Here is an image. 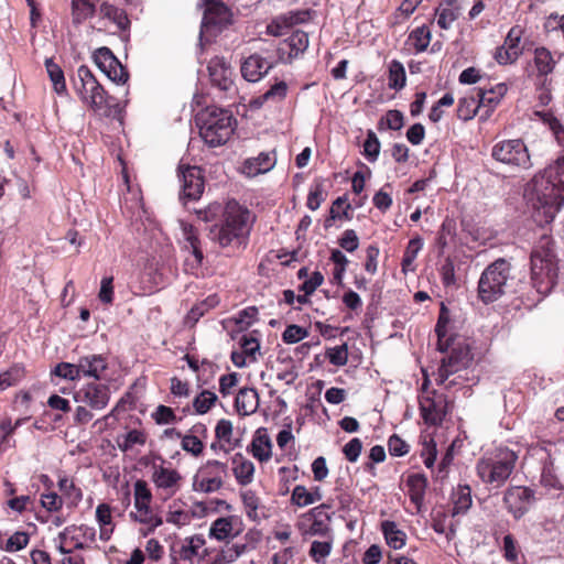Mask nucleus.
<instances>
[{"label": "nucleus", "instance_id": "1", "mask_svg": "<svg viewBox=\"0 0 564 564\" xmlns=\"http://www.w3.org/2000/svg\"><path fill=\"white\" fill-rule=\"evenodd\" d=\"M530 272L532 289L519 296L520 305L529 310L540 303L558 282V259L551 236L542 235L534 243L530 254Z\"/></svg>", "mask_w": 564, "mask_h": 564}, {"label": "nucleus", "instance_id": "2", "mask_svg": "<svg viewBox=\"0 0 564 564\" xmlns=\"http://www.w3.org/2000/svg\"><path fill=\"white\" fill-rule=\"evenodd\" d=\"M533 208V218L539 225L552 223L564 204V187L557 186L544 172L536 174L530 183L528 194Z\"/></svg>", "mask_w": 564, "mask_h": 564}, {"label": "nucleus", "instance_id": "3", "mask_svg": "<svg viewBox=\"0 0 564 564\" xmlns=\"http://www.w3.org/2000/svg\"><path fill=\"white\" fill-rule=\"evenodd\" d=\"M253 223L250 210L238 203H229L220 224L209 229V237L221 247L246 245Z\"/></svg>", "mask_w": 564, "mask_h": 564}, {"label": "nucleus", "instance_id": "4", "mask_svg": "<svg viewBox=\"0 0 564 564\" xmlns=\"http://www.w3.org/2000/svg\"><path fill=\"white\" fill-rule=\"evenodd\" d=\"M518 455L508 447H498L486 452L477 459L475 471L486 486L492 489L501 488L512 475Z\"/></svg>", "mask_w": 564, "mask_h": 564}, {"label": "nucleus", "instance_id": "5", "mask_svg": "<svg viewBox=\"0 0 564 564\" xmlns=\"http://www.w3.org/2000/svg\"><path fill=\"white\" fill-rule=\"evenodd\" d=\"M199 135L210 148L225 144L236 127L232 112L218 107H207L195 117Z\"/></svg>", "mask_w": 564, "mask_h": 564}, {"label": "nucleus", "instance_id": "6", "mask_svg": "<svg viewBox=\"0 0 564 564\" xmlns=\"http://www.w3.org/2000/svg\"><path fill=\"white\" fill-rule=\"evenodd\" d=\"M73 85L82 101L97 115L111 116L115 98L108 95L88 66L80 65L77 68L76 76L73 77Z\"/></svg>", "mask_w": 564, "mask_h": 564}, {"label": "nucleus", "instance_id": "7", "mask_svg": "<svg viewBox=\"0 0 564 564\" xmlns=\"http://www.w3.org/2000/svg\"><path fill=\"white\" fill-rule=\"evenodd\" d=\"M511 278V264L503 258L495 260L480 274L477 286L478 299L484 304H491L506 294Z\"/></svg>", "mask_w": 564, "mask_h": 564}, {"label": "nucleus", "instance_id": "8", "mask_svg": "<svg viewBox=\"0 0 564 564\" xmlns=\"http://www.w3.org/2000/svg\"><path fill=\"white\" fill-rule=\"evenodd\" d=\"M446 347L437 348L446 356L442 359L440 377L443 382L449 375L467 369L474 360V340L460 335H451L444 340Z\"/></svg>", "mask_w": 564, "mask_h": 564}, {"label": "nucleus", "instance_id": "9", "mask_svg": "<svg viewBox=\"0 0 564 564\" xmlns=\"http://www.w3.org/2000/svg\"><path fill=\"white\" fill-rule=\"evenodd\" d=\"M491 158L511 169L529 170L532 167L531 156L522 139L498 141L491 148Z\"/></svg>", "mask_w": 564, "mask_h": 564}, {"label": "nucleus", "instance_id": "10", "mask_svg": "<svg viewBox=\"0 0 564 564\" xmlns=\"http://www.w3.org/2000/svg\"><path fill=\"white\" fill-rule=\"evenodd\" d=\"M557 64L553 53L545 46H536L533 50L532 62L527 68L528 76L534 85H546L552 80L550 75L554 72Z\"/></svg>", "mask_w": 564, "mask_h": 564}, {"label": "nucleus", "instance_id": "11", "mask_svg": "<svg viewBox=\"0 0 564 564\" xmlns=\"http://www.w3.org/2000/svg\"><path fill=\"white\" fill-rule=\"evenodd\" d=\"M232 23V12L223 2L208 0L204 11L199 42L203 43L204 34L215 30L220 32Z\"/></svg>", "mask_w": 564, "mask_h": 564}, {"label": "nucleus", "instance_id": "12", "mask_svg": "<svg viewBox=\"0 0 564 564\" xmlns=\"http://www.w3.org/2000/svg\"><path fill=\"white\" fill-rule=\"evenodd\" d=\"M454 448L455 443L453 442L445 448V452L442 454V457L437 463L438 451L435 442L433 440L430 442L425 441V467L431 469L432 477L436 481L443 482L447 479L454 460Z\"/></svg>", "mask_w": 564, "mask_h": 564}, {"label": "nucleus", "instance_id": "13", "mask_svg": "<svg viewBox=\"0 0 564 564\" xmlns=\"http://www.w3.org/2000/svg\"><path fill=\"white\" fill-rule=\"evenodd\" d=\"M178 177L181 181L180 200L186 205L188 202L199 199L205 188L200 169L191 165H180Z\"/></svg>", "mask_w": 564, "mask_h": 564}, {"label": "nucleus", "instance_id": "14", "mask_svg": "<svg viewBox=\"0 0 564 564\" xmlns=\"http://www.w3.org/2000/svg\"><path fill=\"white\" fill-rule=\"evenodd\" d=\"M535 501V492L527 486H511L503 494L506 509L516 520L521 519Z\"/></svg>", "mask_w": 564, "mask_h": 564}, {"label": "nucleus", "instance_id": "15", "mask_svg": "<svg viewBox=\"0 0 564 564\" xmlns=\"http://www.w3.org/2000/svg\"><path fill=\"white\" fill-rule=\"evenodd\" d=\"M332 513H322L317 509H310L300 516L296 527L303 538L328 536L332 529Z\"/></svg>", "mask_w": 564, "mask_h": 564}, {"label": "nucleus", "instance_id": "16", "mask_svg": "<svg viewBox=\"0 0 564 564\" xmlns=\"http://www.w3.org/2000/svg\"><path fill=\"white\" fill-rule=\"evenodd\" d=\"M75 400L85 403L93 410H102L109 403L110 388L100 380L88 382L76 391Z\"/></svg>", "mask_w": 564, "mask_h": 564}, {"label": "nucleus", "instance_id": "17", "mask_svg": "<svg viewBox=\"0 0 564 564\" xmlns=\"http://www.w3.org/2000/svg\"><path fill=\"white\" fill-rule=\"evenodd\" d=\"M207 69L214 87L220 91H229L234 88L232 68L224 57H213L208 63Z\"/></svg>", "mask_w": 564, "mask_h": 564}, {"label": "nucleus", "instance_id": "18", "mask_svg": "<svg viewBox=\"0 0 564 564\" xmlns=\"http://www.w3.org/2000/svg\"><path fill=\"white\" fill-rule=\"evenodd\" d=\"M273 66L274 63L272 61L258 53H253L241 63L240 72L246 80L257 83L263 78Z\"/></svg>", "mask_w": 564, "mask_h": 564}, {"label": "nucleus", "instance_id": "19", "mask_svg": "<svg viewBox=\"0 0 564 564\" xmlns=\"http://www.w3.org/2000/svg\"><path fill=\"white\" fill-rule=\"evenodd\" d=\"M80 379L94 378L95 381L101 379V373L108 368L107 357L99 354H90L78 358Z\"/></svg>", "mask_w": 564, "mask_h": 564}, {"label": "nucleus", "instance_id": "20", "mask_svg": "<svg viewBox=\"0 0 564 564\" xmlns=\"http://www.w3.org/2000/svg\"><path fill=\"white\" fill-rule=\"evenodd\" d=\"M58 539L68 540L75 550H84L86 545L82 540L94 542L96 540V530L87 524H73L59 532Z\"/></svg>", "mask_w": 564, "mask_h": 564}, {"label": "nucleus", "instance_id": "21", "mask_svg": "<svg viewBox=\"0 0 564 564\" xmlns=\"http://www.w3.org/2000/svg\"><path fill=\"white\" fill-rule=\"evenodd\" d=\"M259 406V394L253 388H241L235 399V409L242 415L253 414Z\"/></svg>", "mask_w": 564, "mask_h": 564}, {"label": "nucleus", "instance_id": "22", "mask_svg": "<svg viewBox=\"0 0 564 564\" xmlns=\"http://www.w3.org/2000/svg\"><path fill=\"white\" fill-rule=\"evenodd\" d=\"M403 491L409 496L413 509L421 512L423 508V474L409 475L404 481Z\"/></svg>", "mask_w": 564, "mask_h": 564}, {"label": "nucleus", "instance_id": "23", "mask_svg": "<svg viewBox=\"0 0 564 564\" xmlns=\"http://www.w3.org/2000/svg\"><path fill=\"white\" fill-rule=\"evenodd\" d=\"M274 153L262 152L257 158L246 160L242 171L248 176H256L269 172L275 165Z\"/></svg>", "mask_w": 564, "mask_h": 564}, {"label": "nucleus", "instance_id": "24", "mask_svg": "<svg viewBox=\"0 0 564 564\" xmlns=\"http://www.w3.org/2000/svg\"><path fill=\"white\" fill-rule=\"evenodd\" d=\"M181 479H182V476L180 475V473L177 470L172 469V468H166L162 465L154 466L152 480L158 488L171 489L172 492H175Z\"/></svg>", "mask_w": 564, "mask_h": 564}, {"label": "nucleus", "instance_id": "25", "mask_svg": "<svg viewBox=\"0 0 564 564\" xmlns=\"http://www.w3.org/2000/svg\"><path fill=\"white\" fill-rule=\"evenodd\" d=\"M250 452L259 462H268L271 458L272 442L265 429H259L250 444Z\"/></svg>", "mask_w": 564, "mask_h": 564}, {"label": "nucleus", "instance_id": "26", "mask_svg": "<svg viewBox=\"0 0 564 564\" xmlns=\"http://www.w3.org/2000/svg\"><path fill=\"white\" fill-rule=\"evenodd\" d=\"M232 465L235 478L240 486L252 482L254 465L251 460L247 459L241 453H236L232 457Z\"/></svg>", "mask_w": 564, "mask_h": 564}, {"label": "nucleus", "instance_id": "27", "mask_svg": "<svg viewBox=\"0 0 564 564\" xmlns=\"http://www.w3.org/2000/svg\"><path fill=\"white\" fill-rule=\"evenodd\" d=\"M99 15L113 23L119 31L124 32L130 28V20L126 11L108 2H102L99 6Z\"/></svg>", "mask_w": 564, "mask_h": 564}, {"label": "nucleus", "instance_id": "28", "mask_svg": "<svg viewBox=\"0 0 564 564\" xmlns=\"http://www.w3.org/2000/svg\"><path fill=\"white\" fill-rule=\"evenodd\" d=\"M322 498L323 494L321 487L315 486L311 491H308L305 486L296 485L291 494V503L299 508H303L321 501Z\"/></svg>", "mask_w": 564, "mask_h": 564}, {"label": "nucleus", "instance_id": "29", "mask_svg": "<svg viewBox=\"0 0 564 564\" xmlns=\"http://www.w3.org/2000/svg\"><path fill=\"white\" fill-rule=\"evenodd\" d=\"M72 22L79 25L93 18L96 13V3L93 0H70Z\"/></svg>", "mask_w": 564, "mask_h": 564}, {"label": "nucleus", "instance_id": "30", "mask_svg": "<svg viewBox=\"0 0 564 564\" xmlns=\"http://www.w3.org/2000/svg\"><path fill=\"white\" fill-rule=\"evenodd\" d=\"M152 494L148 488V484L144 480H137L134 482V508L138 510L137 516H149L151 511L150 502Z\"/></svg>", "mask_w": 564, "mask_h": 564}, {"label": "nucleus", "instance_id": "31", "mask_svg": "<svg viewBox=\"0 0 564 564\" xmlns=\"http://www.w3.org/2000/svg\"><path fill=\"white\" fill-rule=\"evenodd\" d=\"M507 91L508 87L503 83L497 84L495 87H491L489 89L479 88L477 91L479 105H482L484 107L495 108L500 102L502 97L507 94Z\"/></svg>", "mask_w": 564, "mask_h": 564}, {"label": "nucleus", "instance_id": "32", "mask_svg": "<svg viewBox=\"0 0 564 564\" xmlns=\"http://www.w3.org/2000/svg\"><path fill=\"white\" fill-rule=\"evenodd\" d=\"M421 239L419 237L409 241L408 247L403 253L401 268L405 279H409L410 273H414L416 269L415 259L421 250Z\"/></svg>", "mask_w": 564, "mask_h": 564}, {"label": "nucleus", "instance_id": "33", "mask_svg": "<svg viewBox=\"0 0 564 564\" xmlns=\"http://www.w3.org/2000/svg\"><path fill=\"white\" fill-rule=\"evenodd\" d=\"M524 29L521 25L516 24L510 28L503 41V45L510 51H514L519 57L523 54L524 51H530L528 41H524L523 44H521Z\"/></svg>", "mask_w": 564, "mask_h": 564}, {"label": "nucleus", "instance_id": "34", "mask_svg": "<svg viewBox=\"0 0 564 564\" xmlns=\"http://www.w3.org/2000/svg\"><path fill=\"white\" fill-rule=\"evenodd\" d=\"M453 516L465 513L473 503L471 488L468 485H459L453 492Z\"/></svg>", "mask_w": 564, "mask_h": 564}, {"label": "nucleus", "instance_id": "35", "mask_svg": "<svg viewBox=\"0 0 564 564\" xmlns=\"http://www.w3.org/2000/svg\"><path fill=\"white\" fill-rule=\"evenodd\" d=\"M381 530L387 544L394 549H401L405 543V533L398 529L395 522L386 520L381 523Z\"/></svg>", "mask_w": 564, "mask_h": 564}, {"label": "nucleus", "instance_id": "36", "mask_svg": "<svg viewBox=\"0 0 564 564\" xmlns=\"http://www.w3.org/2000/svg\"><path fill=\"white\" fill-rule=\"evenodd\" d=\"M455 236L456 226L454 220H444L435 240V248L437 249L438 256L443 254L445 248L454 242Z\"/></svg>", "mask_w": 564, "mask_h": 564}, {"label": "nucleus", "instance_id": "37", "mask_svg": "<svg viewBox=\"0 0 564 564\" xmlns=\"http://www.w3.org/2000/svg\"><path fill=\"white\" fill-rule=\"evenodd\" d=\"M451 325V313L444 302L441 303L440 314L435 326V333L437 336V348L446 347L444 340L448 338Z\"/></svg>", "mask_w": 564, "mask_h": 564}, {"label": "nucleus", "instance_id": "38", "mask_svg": "<svg viewBox=\"0 0 564 564\" xmlns=\"http://www.w3.org/2000/svg\"><path fill=\"white\" fill-rule=\"evenodd\" d=\"M540 482L547 489H562L563 482L555 473V467L552 458L547 456L543 462Z\"/></svg>", "mask_w": 564, "mask_h": 564}, {"label": "nucleus", "instance_id": "39", "mask_svg": "<svg viewBox=\"0 0 564 564\" xmlns=\"http://www.w3.org/2000/svg\"><path fill=\"white\" fill-rule=\"evenodd\" d=\"M45 68L47 75L53 84L54 90L58 94H65L67 91L64 72L58 64L52 58L45 59Z\"/></svg>", "mask_w": 564, "mask_h": 564}, {"label": "nucleus", "instance_id": "40", "mask_svg": "<svg viewBox=\"0 0 564 564\" xmlns=\"http://www.w3.org/2000/svg\"><path fill=\"white\" fill-rule=\"evenodd\" d=\"M479 107L484 106L479 105V99L476 97L460 98L457 106V117L463 121H468L476 116Z\"/></svg>", "mask_w": 564, "mask_h": 564}, {"label": "nucleus", "instance_id": "41", "mask_svg": "<svg viewBox=\"0 0 564 564\" xmlns=\"http://www.w3.org/2000/svg\"><path fill=\"white\" fill-rule=\"evenodd\" d=\"M288 85L285 82L275 83L263 95L253 100V105L261 107L268 100L281 101L285 98Z\"/></svg>", "mask_w": 564, "mask_h": 564}, {"label": "nucleus", "instance_id": "42", "mask_svg": "<svg viewBox=\"0 0 564 564\" xmlns=\"http://www.w3.org/2000/svg\"><path fill=\"white\" fill-rule=\"evenodd\" d=\"M24 367L13 365L7 371L0 373V391L18 384L24 378Z\"/></svg>", "mask_w": 564, "mask_h": 564}, {"label": "nucleus", "instance_id": "43", "mask_svg": "<svg viewBox=\"0 0 564 564\" xmlns=\"http://www.w3.org/2000/svg\"><path fill=\"white\" fill-rule=\"evenodd\" d=\"M94 62L98 68L106 74L111 68V65L118 66V58L115 56L112 51L106 46L99 47L93 55Z\"/></svg>", "mask_w": 564, "mask_h": 564}, {"label": "nucleus", "instance_id": "44", "mask_svg": "<svg viewBox=\"0 0 564 564\" xmlns=\"http://www.w3.org/2000/svg\"><path fill=\"white\" fill-rule=\"evenodd\" d=\"M232 529L230 518H218L210 525L209 536L218 541H224L230 536Z\"/></svg>", "mask_w": 564, "mask_h": 564}, {"label": "nucleus", "instance_id": "45", "mask_svg": "<svg viewBox=\"0 0 564 564\" xmlns=\"http://www.w3.org/2000/svg\"><path fill=\"white\" fill-rule=\"evenodd\" d=\"M389 87L399 90L405 85V70L399 61H392L389 65Z\"/></svg>", "mask_w": 564, "mask_h": 564}, {"label": "nucleus", "instance_id": "46", "mask_svg": "<svg viewBox=\"0 0 564 564\" xmlns=\"http://www.w3.org/2000/svg\"><path fill=\"white\" fill-rule=\"evenodd\" d=\"M224 482L220 476H207L200 480L195 478L193 488L195 491H202L206 494L215 492L223 487Z\"/></svg>", "mask_w": 564, "mask_h": 564}, {"label": "nucleus", "instance_id": "47", "mask_svg": "<svg viewBox=\"0 0 564 564\" xmlns=\"http://www.w3.org/2000/svg\"><path fill=\"white\" fill-rule=\"evenodd\" d=\"M501 552L507 562L517 563L520 554V547L511 533L503 536Z\"/></svg>", "mask_w": 564, "mask_h": 564}, {"label": "nucleus", "instance_id": "48", "mask_svg": "<svg viewBox=\"0 0 564 564\" xmlns=\"http://www.w3.org/2000/svg\"><path fill=\"white\" fill-rule=\"evenodd\" d=\"M217 395L209 391L203 390L193 401V406L198 414L207 413L210 408L216 403Z\"/></svg>", "mask_w": 564, "mask_h": 564}, {"label": "nucleus", "instance_id": "49", "mask_svg": "<svg viewBox=\"0 0 564 564\" xmlns=\"http://www.w3.org/2000/svg\"><path fill=\"white\" fill-rule=\"evenodd\" d=\"M364 155L369 162H376L380 153V142L377 134L369 130L364 142Z\"/></svg>", "mask_w": 564, "mask_h": 564}, {"label": "nucleus", "instance_id": "50", "mask_svg": "<svg viewBox=\"0 0 564 564\" xmlns=\"http://www.w3.org/2000/svg\"><path fill=\"white\" fill-rule=\"evenodd\" d=\"M186 544L182 546V557L184 560H192L198 554V550L205 544V538L202 534H195L185 540Z\"/></svg>", "mask_w": 564, "mask_h": 564}, {"label": "nucleus", "instance_id": "51", "mask_svg": "<svg viewBox=\"0 0 564 564\" xmlns=\"http://www.w3.org/2000/svg\"><path fill=\"white\" fill-rule=\"evenodd\" d=\"M435 15L437 17V25L441 29L447 30L458 18V12L457 8H445L443 4H440L435 11Z\"/></svg>", "mask_w": 564, "mask_h": 564}, {"label": "nucleus", "instance_id": "52", "mask_svg": "<svg viewBox=\"0 0 564 564\" xmlns=\"http://www.w3.org/2000/svg\"><path fill=\"white\" fill-rule=\"evenodd\" d=\"M58 488L64 496L72 500L74 505H77L83 499V491L76 487L75 484L67 477H63L58 480Z\"/></svg>", "mask_w": 564, "mask_h": 564}, {"label": "nucleus", "instance_id": "53", "mask_svg": "<svg viewBox=\"0 0 564 564\" xmlns=\"http://www.w3.org/2000/svg\"><path fill=\"white\" fill-rule=\"evenodd\" d=\"M151 416L159 425L173 424L181 420L176 416L172 408L163 404H160Z\"/></svg>", "mask_w": 564, "mask_h": 564}, {"label": "nucleus", "instance_id": "54", "mask_svg": "<svg viewBox=\"0 0 564 564\" xmlns=\"http://www.w3.org/2000/svg\"><path fill=\"white\" fill-rule=\"evenodd\" d=\"M53 373L70 381L80 380L78 361L76 364L61 362L55 367Z\"/></svg>", "mask_w": 564, "mask_h": 564}, {"label": "nucleus", "instance_id": "55", "mask_svg": "<svg viewBox=\"0 0 564 564\" xmlns=\"http://www.w3.org/2000/svg\"><path fill=\"white\" fill-rule=\"evenodd\" d=\"M405 50L413 54L423 52V25L416 26L405 41Z\"/></svg>", "mask_w": 564, "mask_h": 564}, {"label": "nucleus", "instance_id": "56", "mask_svg": "<svg viewBox=\"0 0 564 564\" xmlns=\"http://www.w3.org/2000/svg\"><path fill=\"white\" fill-rule=\"evenodd\" d=\"M232 435V423L229 420L221 419L217 422L215 427V436L218 441H224L229 444V446L235 447L238 445V441L231 443Z\"/></svg>", "mask_w": 564, "mask_h": 564}, {"label": "nucleus", "instance_id": "57", "mask_svg": "<svg viewBox=\"0 0 564 564\" xmlns=\"http://www.w3.org/2000/svg\"><path fill=\"white\" fill-rule=\"evenodd\" d=\"M308 336L306 328L295 324L286 326L282 334V340L285 344H296Z\"/></svg>", "mask_w": 564, "mask_h": 564}, {"label": "nucleus", "instance_id": "58", "mask_svg": "<svg viewBox=\"0 0 564 564\" xmlns=\"http://www.w3.org/2000/svg\"><path fill=\"white\" fill-rule=\"evenodd\" d=\"M288 43L291 52H294L295 55H297L308 47V35L306 32L297 30L289 36Z\"/></svg>", "mask_w": 564, "mask_h": 564}, {"label": "nucleus", "instance_id": "59", "mask_svg": "<svg viewBox=\"0 0 564 564\" xmlns=\"http://www.w3.org/2000/svg\"><path fill=\"white\" fill-rule=\"evenodd\" d=\"M326 357L329 362L334 366L341 367L348 361L347 345L336 346L326 350Z\"/></svg>", "mask_w": 564, "mask_h": 564}, {"label": "nucleus", "instance_id": "60", "mask_svg": "<svg viewBox=\"0 0 564 564\" xmlns=\"http://www.w3.org/2000/svg\"><path fill=\"white\" fill-rule=\"evenodd\" d=\"M332 552V542L329 541H314L311 544L310 555L312 558L321 563L323 562Z\"/></svg>", "mask_w": 564, "mask_h": 564}, {"label": "nucleus", "instance_id": "61", "mask_svg": "<svg viewBox=\"0 0 564 564\" xmlns=\"http://www.w3.org/2000/svg\"><path fill=\"white\" fill-rule=\"evenodd\" d=\"M454 104V97L451 93H446L432 108L429 113V118L433 122H437L442 119L444 107H452Z\"/></svg>", "mask_w": 564, "mask_h": 564}, {"label": "nucleus", "instance_id": "62", "mask_svg": "<svg viewBox=\"0 0 564 564\" xmlns=\"http://www.w3.org/2000/svg\"><path fill=\"white\" fill-rule=\"evenodd\" d=\"M241 500L246 508L247 517L250 519L257 518V510L259 507V498L252 490H246L241 492Z\"/></svg>", "mask_w": 564, "mask_h": 564}, {"label": "nucleus", "instance_id": "63", "mask_svg": "<svg viewBox=\"0 0 564 564\" xmlns=\"http://www.w3.org/2000/svg\"><path fill=\"white\" fill-rule=\"evenodd\" d=\"M182 448L194 456H199L203 453L204 444L198 436L187 434L182 437Z\"/></svg>", "mask_w": 564, "mask_h": 564}, {"label": "nucleus", "instance_id": "64", "mask_svg": "<svg viewBox=\"0 0 564 564\" xmlns=\"http://www.w3.org/2000/svg\"><path fill=\"white\" fill-rule=\"evenodd\" d=\"M29 540L26 532L18 531L8 539L4 550L7 552L20 551L28 545Z\"/></svg>", "mask_w": 564, "mask_h": 564}]
</instances>
